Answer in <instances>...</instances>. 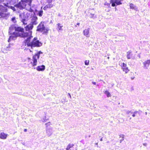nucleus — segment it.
Instances as JSON below:
<instances>
[{
    "label": "nucleus",
    "mask_w": 150,
    "mask_h": 150,
    "mask_svg": "<svg viewBox=\"0 0 150 150\" xmlns=\"http://www.w3.org/2000/svg\"><path fill=\"white\" fill-rule=\"evenodd\" d=\"M30 38L27 40H25L24 41V45L25 46H27L28 47H30L31 48H33L34 47H39L41 46L42 43L38 40V38L36 37L34 38L31 42Z\"/></svg>",
    "instance_id": "2"
},
{
    "label": "nucleus",
    "mask_w": 150,
    "mask_h": 150,
    "mask_svg": "<svg viewBox=\"0 0 150 150\" xmlns=\"http://www.w3.org/2000/svg\"><path fill=\"white\" fill-rule=\"evenodd\" d=\"M11 21L14 23H16V20L15 17H13L11 19Z\"/></svg>",
    "instance_id": "25"
},
{
    "label": "nucleus",
    "mask_w": 150,
    "mask_h": 150,
    "mask_svg": "<svg viewBox=\"0 0 150 150\" xmlns=\"http://www.w3.org/2000/svg\"><path fill=\"white\" fill-rule=\"evenodd\" d=\"M134 78V77H133V78H131V79L132 80H133Z\"/></svg>",
    "instance_id": "47"
},
{
    "label": "nucleus",
    "mask_w": 150,
    "mask_h": 150,
    "mask_svg": "<svg viewBox=\"0 0 150 150\" xmlns=\"http://www.w3.org/2000/svg\"><path fill=\"white\" fill-rule=\"evenodd\" d=\"M139 57L140 58V55H139Z\"/></svg>",
    "instance_id": "51"
},
{
    "label": "nucleus",
    "mask_w": 150,
    "mask_h": 150,
    "mask_svg": "<svg viewBox=\"0 0 150 150\" xmlns=\"http://www.w3.org/2000/svg\"><path fill=\"white\" fill-rule=\"evenodd\" d=\"M130 7L131 9H134L135 6L132 4L131 3L129 4Z\"/></svg>",
    "instance_id": "22"
},
{
    "label": "nucleus",
    "mask_w": 150,
    "mask_h": 150,
    "mask_svg": "<svg viewBox=\"0 0 150 150\" xmlns=\"http://www.w3.org/2000/svg\"><path fill=\"white\" fill-rule=\"evenodd\" d=\"M52 0H47V2L48 3L50 4L52 2Z\"/></svg>",
    "instance_id": "31"
},
{
    "label": "nucleus",
    "mask_w": 150,
    "mask_h": 150,
    "mask_svg": "<svg viewBox=\"0 0 150 150\" xmlns=\"http://www.w3.org/2000/svg\"><path fill=\"white\" fill-rule=\"evenodd\" d=\"M108 59H109V57H108Z\"/></svg>",
    "instance_id": "53"
},
{
    "label": "nucleus",
    "mask_w": 150,
    "mask_h": 150,
    "mask_svg": "<svg viewBox=\"0 0 150 150\" xmlns=\"http://www.w3.org/2000/svg\"><path fill=\"white\" fill-rule=\"evenodd\" d=\"M62 150H64L63 149H62Z\"/></svg>",
    "instance_id": "56"
},
{
    "label": "nucleus",
    "mask_w": 150,
    "mask_h": 150,
    "mask_svg": "<svg viewBox=\"0 0 150 150\" xmlns=\"http://www.w3.org/2000/svg\"><path fill=\"white\" fill-rule=\"evenodd\" d=\"M146 115L147 114V112H146Z\"/></svg>",
    "instance_id": "52"
},
{
    "label": "nucleus",
    "mask_w": 150,
    "mask_h": 150,
    "mask_svg": "<svg viewBox=\"0 0 150 150\" xmlns=\"http://www.w3.org/2000/svg\"><path fill=\"white\" fill-rule=\"evenodd\" d=\"M92 83L94 85H96V83L94 82H93Z\"/></svg>",
    "instance_id": "36"
},
{
    "label": "nucleus",
    "mask_w": 150,
    "mask_h": 150,
    "mask_svg": "<svg viewBox=\"0 0 150 150\" xmlns=\"http://www.w3.org/2000/svg\"><path fill=\"white\" fill-rule=\"evenodd\" d=\"M16 27L14 25H11L9 28V32L11 33H15L13 32L14 31H16Z\"/></svg>",
    "instance_id": "13"
},
{
    "label": "nucleus",
    "mask_w": 150,
    "mask_h": 150,
    "mask_svg": "<svg viewBox=\"0 0 150 150\" xmlns=\"http://www.w3.org/2000/svg\"><path fill=\"white\" fill-rule=\"evenodd\" d=\"M143 68L144 69H147L150 65V60H148L143 63Z\"/></svg>",
    "instance_id": "9"
},
{
    "label": "nucleus",
    "mask_w": 150,
    "mask_h": 150,
    "mask_svg": "<svg viewBox=\"0 0 150 150\" xmlns=\"http://www.w3.org/2000/svg\"><path fill=\"white\" fill-rule=\"evenodd\" d=\"M48 31V30H47V29H45V30H44L43 31V33L44 34H46V33H47Z\"/></svg>",
    "instance_id": "26"
},
{
    "label": "nucleus",
    "mask_w": 150,
    "mask_h": 150,
    "mask_svg": "<svg viewBox=\"0 0 150 150\" xmlns=\"http://www.w3.org/2000/svg\"><path fill=\"white\" fill-rule=\"evenodd\" d=\"M68 94L69 95L70 98H71V95H70V94L69 93H68Z\"/></svg>",
    "instance_id": "39"
},
{
    "label": "nucleus",
    "mask_w": 150,
    "mask_h": 150,
    "mask_svg": "<svg viewBox=\"0 0 150 150\" xmlns=\"http://www.w3.org/2000/svg\"><path fill=\"white\" fill-rule=\"evenodd\" d=\"M85 64L86 65H88L89 64V61H87L86 60L85 62Z\"/></svg>",
    "instance_id": "28"
},
{
    "label": "nucleus",
    "mask_w": 150,
    "mask_h": 150,
    "mask_svg": "<svg viewBox=\"0 0 150 150\" xmlns=\"http://www.w3.org/2000/svg\"><path fill=\"white\" fill-rule=\"evenodd\" d=\"M89 11H94L93 9H90L89 10Z\"/></svg>",
    "instance_id": "40"
},
{
    "label": "nucleus",
    "mask_w": 150,
    "mask_h": 150,
    "mask_svg": "<svg viewBox=\"0 0 150 150\" xmlns=\"http://www.w3.org/2000/svg\"><path fill=\"white\" fill-rule=\"evenodd\" d=\"M104 5L107 6H109L110 5V4L107 3L106 2L104 4Z\"/></svg>",
    "instance_id": "27"
},
{
    "label": "nucleus",
    "mask_w": 150,
    "mask_h": 150,
    "mask_svg": "<svg viewBox=\"0 0 150 150\" xmlns=\"http://www.w3.org/2000/svg\"><path fill=\"white\" fill-rule=\"evenodd\" d=\"M45 124L46 125V133L48 136H50L52 134L54 131L53 130L52 127L50 126L51 123L49 122L46 123Z\"/></svg>",
    "instance_id": "7"
},
{
    "label": "nucleus",
    "mask_w": 150,
    "mask_h": 150,
    "mask_svg": "<svg viewBox=\"0 0 150 150\" xmlns=\"http://www.w3.org/2000/svg\"><path fill=\"white\" fill-rule=\"evenodd\" d=\"M124 140V138H122V139H121L120 141H122Z\"/></svg>",
    "instance_id": "45"
},
{
    "label": "nucleus",
    "mask_w": 150,
    "mask_h": 150,
    "mask_svg": "<svg viewBox=\"0 0 150 150\" xmlns=\"http://www.w3.org/2000/svg\"><path fill=\"white\" fill-rule=\"evenodd\" d=\"M42 53V52L41 51H39L36 52L33 56L32 59V62H31V63L32 64L33 67V68L35 69H36L38 71H43L45 69V66L44 65L38 66L36 68L35 67L37 65V59L40 58V55Z\"/></svg>",
    "instance_id": "1"
},
{
    "label": "nucleus",
    "mask_w": 150,
    "mask_h": 150,
    "mask_svg": "<svg viewBox=\"0 0 150 150\" xmlns=\"http://www.w3.org/2000/svg\"><path fill=\"white\" fill-rule=\"evenodd\" d=\"M89 30L88 29H85L83 31L84 35L87 37H89Z\"/></svg>",
    "instance_id": "17"
},
{
    "label": "nucleus",
    "mask_w": 150,
    "mask_h": 150,
    "mask_svg": "<svg viewBox=\"0 0 150 150\" xmlns=\"http://www.w3.org/2000/svg\"><path fill=\"white\" fill-rule=\"evenodd\" d=\"M130 112H131V111H128L127 112V114H129V113H130Z\"/></svg>",
    "instance_id": "38"
},
{
    "label": "nucleus",
    "mask_w": 150,
    "mask_h": 150,
    "mask_svg": "<svg viewBox=\"0 0 150 150\" xmlns=\"http://www.w3.org/2000/svg\"><path fill=\"white\" fill-rule=\"evenodd\" d=\"M90 13L91 15H92L93 16H94V13H91V11L90 12Z\"/></svg>",
    "instance_id": "34"
},
{
    "label": "nucleus",
    "mask_w": 150,
    "mask_h": 150,
    "mask_svg": "<svg viewBox=\"0 0 150 150\" xmlns=\"http://www.w3.org/2000/svg\"><path fill=\"white\" fill-rule=\"evenodd\" d=\"M23 29L21 28L20 27H16V31L20 32H23Z\"/></svg>",
    "instance_id": "20"
},
{
    "label": "nucleus",
    "mask_w": 150,
    "mask_h": 150,
    "mask_svg": "<svg viewBox=\"0 0 150 150\" xmlns=\"http://www.w3.org/2000/svg\"><path fill=\"white\" fill-rule=\"evenodd\" d=\"M43 120H44V121H43V122H45L46 121V120H46V119H44H44H43Z\"/></svg>",
    "instance_id": "41"
},
{
    "label": "nucleus",
    "mask_w": 150,
    "mask_h": 150,
    "mask_svg": "<svg viewBox=\"0 0 150 150\" xmlns=\"http://www.w3.org/2000/svg\"><path fill=\"white\" fill-rule=\"evenodd\" d=\"M9 50V51H10V50Z\"/></svg>",
    "instance_id": "55"
},
{
    "label": "nucleus",
    "mask_w": 150,
    "mask_h": 150,
    "mask_svg": "<svg viewBox=\"0 0 150 150\" xmlns=\"http://www.w3.org/2000/svg\"><path fill=\"white\" fill-rule=\"evenodd\" d=\"M47 8H48V7H47V5H46L45 6V7H44L43 8V9H44V10H47Z\"/></svg>",
    "instance_id": "29"
},
{
    "label": "nucleus",
    "mask_w": 150,
    "mask_h": 150,
    "mask_svg": "<svg viewBox=\"0 0 150 150\" xmlns=\"http://www.w3.org/2000/svg\"><path fill=\"white\" fill-rule=\"evenodd\" d=\"M45 27L44 26L43 24L41 23L38 26L37 31L42 32L44 30H45Z\"/></svg>",
    "instance_id": "11"
},
{
    "label": "nucleus",
    "mask_w": 150,
    "mask_h": 150,
    "mask_svg": "<svg viewBox=\"0 0 150 150\" xmlns=\"http://www.w3.org/2000/svg\"><path fill=\"white\" fill-rule=\"evenodd\" d=\"M107 143H109V141H108V142H107Z\"/></svg>",
    "instance_id": "49"
},
{
    "label": "nucleus",
    "mask_w": 150,
    "mask_h": 150,
    "mask_svg": "<svg viewBox=\"0 0 150 150\" xmlns=\"http://www.w3.org/2000/svg\"><path fill=\"white\" fill-rule=\"evenodd\" d=\"M137 113H138V111H136L135 112H134V113L135 114H137Z\"/></svg>",
    "instance_id": "35"
},
{
    "label": "nucleus",
    "mask_w": 150,
    "mask_h": 150,
    "mask_svg": "<svg viewBox=\"0 0 150 150\" xmlns=\"http://www.w3.org/2000/svg\"><path fill=\"white\" fill-rule=\"evenodd\" d=\"M30 50V52H32V51H31Z\"/></svg>",
    "instance_id": "50"
},
{
    "label": "nucleus",
    "mask_w": 150,
    "mask_h": 150,
    "mask_svg": "<svg viewBox=\"0 0 150 150\" xmlns=\"http://www.w3.org/2000/svg\"><path fill=\"white\" fill-rule=\"evenodd\" d=\"M17 35L16 34V35L15 36H10L9 37V39L8 40V42H9L11 40H15L16 39V37H17Z\"/></svg>",
    "instance_id": "19"
},
{
    "label": "nucleus",
    "mask_w": 150,
    "mask_h": 150,
    "mask_svg": "<svg viewBox=\"0 0 150 150\" xmlns=\"http://www.w3.org/2000/svg\"><path fill=\"white\" fill-rule=\"evenodd\" d=\"M3 4L6 7H4L0 4V11L1 12H7L8 9L6 7L11 8L13 10L15 8L9 5V3H3Z\"/></svg>",
    "instance_id": "6"
},
{
    "label": "nucleus",
    "mask_w": 150,
    "mask_h": 150,
    "mask_svg": "<svg viewBox=\"0 0 150 150\" xmlns=\"http://www.w3.org/2000/svg\"><path fill=\"white\" fill-rule=\"evenodd\" d=\"M57 30L59 31V30L62 29V28L63 27V25L60 23H58L57 24Z\"/></svg>",
    "instance_id": "18"
},
{
    "label": "nucleus",
    "mask_w": 150,
    "mask_h": 150,
    "mask_svg": "<svg viewBox=\"0 0 150 150\" xmlns=\"http://www.w3.org/2000/svg\"><path fill=\"white\" fill-rule=\"evenodd\" d=\"M30 10H31V9L30 8V9L29 10V11H30Z\"/></svg>",
    "instance_id": "48"
},
{
    "label": "nucleus",
    "mask_w": 150,
    "mask_h": 150,
    "mask_svg": "<svg viewBox=\"0 0 150 150\" xmlns=\"http://www.w3.org/2000/svg\"><path fill=\"white\" fill-rule=\"evenodd\" d=\"M30 24L26 26L27 30H32L33 27V25H36L38 23L37 17L35 15H33L30 18Z\"/></svg>",
    "instance_id": "4"
},
{
    "label": "nucleus",
    "mask_w": 150,
    "mask_h": 150,
    "mask_svg": "<svg viewBox=\"0 0 150 150\" xmlns=\"http://www.w3.org/2000/svg\"><path fill=\"white\" fill-rule=\"evenodd\" d=\"M26 28V27L25 28ZM30 30H27L25 29L26 32H18L17 33V36H19L21 37L25 38H27L26 40H27L28 38H29L30 40H31V38H33L32 36V31Z\"/></svg>",
    "instance_id": "5"
},
{
    "label": "nucleus",
    "mask_w": 150,
    "mask_h": 150,
    "mask_svg": "<svg viewBox=\"0 0 150 150\" xmlns=\"http://www.w3.org/2000/svg\"><path fill=\"white\" fill-rule=\"evenodd\" d=\"M47 5L48 8H52L54 6V5L52 4H47Z\"/></svg>",
    "instance_id": "23"
},
{
    "label": "nucleus",
    "mask_w": 150,
    "mask_h": 150,
    "mask_svg": "<svg viewBox=\"0 0 150 150\" xmlns=\"http://www.w3.org/2000/svg\"><path fill=\"white\" fill-rule=\"evenodd\" d=\"M100 140V141H102V140H103L102 138H101Z\"/></svg>",
    "instance_id": "46"
},
{
    "label": "nucleus",
    "mask_w": 150,
    "mask_h": 150,
    "mask_svg": "<svg viewBox=\"0 0 150 150\" xmlns=\"http://www.w3.org/2000/svg\"><path fill=\"white\" fill-rule=\"evenodd\" d=\"M27 131V129H24V132H26Z\"/></svg>",
    "instance_id": "42"
},
{
    "label": "nucleus",
    "mask_w": 150,
    "mask_h": 150,
    "mask_svg": "<svg viewBox=\"0 0 150 150\" xmlns=\"http://www.w3.org/2000/svg\"><path fill=\"white\" fill-rule=\"evenodd\" d=\"M122 69L123 71L125 72V73H127L129 71L128 67H127V64L123 63L121 65Z\"/></svg>",
    "instance_id": "10"
},
{
    "label": "nucleus",
    "mask_w": 150,
    "mask_h": 150,
    "mask_svg": "<svg viewBox=\"0 0 150 150\" xmlns=\"http://www.w3.org/2000/svg\"><path fill=\"white\" fill-rule=\"evenodd\" d=\"M103 92L106 95L107 97H109L111 96L110 93L108 91H105Z\"/></svg>",
    "instance_id": "21"
},
{
    "label": "nucleus",
    "mask_w": 150,
    "mask_h": 150,
    "mask_svg": "<svg viewBox=\"0 0 150 150\" xmlns=\"http://www.w3.org/2000/svg\"><path fill=\"white\" fill-rule=\"evenodd\" d=\"M74 146V145L72 144H69L66 148V150H75L73 147Z\"/></svg>",
    "instance_id": "16"
},
{
    "label": "nucleus",
    "mask_w": 150,
    "mask_h": 150,
    "mask_svg": "<svg viewBox=\"0 0 150 150\" xmlns=\"http://www.w3.org/2000/svg\"><path fill=\"white\" fill-rule=\"evenodd\" d=\"M4 1V0H0V4L3 3Z\"/></svg>",
    "instance_id": "30"
},
{
    "label": "nucleus",
    "mask_w": 150,
    "mask_h": 150,
    "mask_svg": "<svg viewBox=\"0 0 150 150\" xmlns=\"http://www.w3.org/2000/svg\"><path fill=\"white\" fill-rule=\"evenodd\" d=\"M132 52L131 51H129L127 52V59H134V58H133V54H132Z\"/></svg>",
    "instance_id": "12"
},
{
    "label": "nucleus",
    "mask_w": 150,
    "mask_h": 150,
    "mask_svg": "<svg viewBox=\"0 0 150 150\" xmlns=\"http://www.w3.org/2000/svg\"><path fill=\"white\" fill-rule=\"evenodd\" d=\"M8 135V134H6L4 132H1L0 134V138L2 139H6Z\"/></svg>",
    "instance_id": "15"
},
{
    "label": "nucleus",
    "mask_w": 150,
    "mask_h": 150,
    "mask_svg": "<svg viewBox=\"0 0 150 150\" xmlns=\"http://www.w3.org/2000/svg\"><path fill=\"white\" fill-rule=\"evenodd\" d=\"M132 116L133 117H134L135 116V114L134 113L132 115Z\"/></svg>",
    "instance_id": "37"
},
{
    "label": "nucleus",
    "mask_w": 150,
    "mask_h": 150,
    "mask_svg": "<svg viewBox=\"0 0 150 150\" xmlns=\"http://www.w3.org/2000/svg\"><path fill=\"white\" fill-rule=\"evenodd\" d=\"M120 137H121L122 138H124V136L123 135H122V134L120 135Z\"/></svg>",
    "instance_id": "32"
},
{
    "label": "nucleus",
    "mask_w": 150,
    "mask_h": 150,
    "mask_svg": "<svg viewBox=\"0 0 150 150\" xmlns=\"http://www.w3.org/2000/svg\"><path fill=\"white\" fill-rule=\"evenodd\" d=\"M143 145L145 146H146L147 145V144L146 143H143Z\"/></svg>",
    "instance_id": "33"
},
{
    "label": "nucleus",
    "mask_w": 150,
    "mask_h": 150,
    "mask_svg": "<svg viewBox=\"0 0 150 150\" xmlns=\"http://www.w3.org/2000/svg\"><path fill=\"white\" fill-rule=\"evenodd\" d=\"M80 25V23H77V25Z\"/></svg>",
    "instance_id": "44"
},
{
    "label": "nucleus",
    "mask_w": 150,
    "mask_h": 150,
    "mask_svg": "<svg viewBox=\"0 0 150 150\" xmlns=\"http://www.w3.org/2000/svg\"><path fill=\"white\" fill-rule=\"evenodd\" d=\"M42 7H41V10L39 11H36V15L40 17H41L43 14V11L42 10Z\"/></svg>",
    "instance_id": "14"
},
{
    "label": "nucleus",
    "mask_w": 150,
    "mask_h": 150,
    "mask_svg": "<svg viewBox=\"0 0 150 150\" xmlns=\"http://www.w3.org/2000/svg\"><path fill=\"white\" fill-rule=\"evenodd\" d=\"M121 141H120V142H121Z\"/></svg>",
    "instance_id": "54"
},
{
    "label": "nucleus",
    "mask_w": 150,
    "mask_h": 150,
    "mask_svg": "<svg viewBox=\"0 0 150 150\" xmlns=\"http://www.w3.org/2000/svg\"><path fill=\"white\" fill-rule=\"evenodd\" d=\"M2 12H1L0 11V16H1L2 15Z\"/></svg>",
    "instance_id": "43"
},
{
    "label": "nucleus",
    "mask_w": 150,
    "mask_h": 150,
    "mask_svg": "<svg viewBox=\"0 0 150 150\" xmlns=\"http://www.w3.org/2000/svg\"><path fill=\"white\" fill-rule=\"evenodd\" d=\"M32 0H21L18 4L15 5V6L20 9H22L25 8L27 5L30 6Z\"/></svg>",
    "instance_id": "3"
},
{
    "label": "nucleus",
    "mask_w": 150,
    "mask_h": 150,
    "mask_svg": "<svg viewBox=\"0 0 150 150\" xmlns=\"http://www.w3.org/2000/svg\"><path fill=\"white\" fill-rule=\"evenodd\" d=\"M28 14L25 12L21 13L20 14V17L21 18V21L24 24H27V21L28 20Z\"/></svg>",
    "instance_id": "8"
},
{
    "label": "nucleus",
    "mask_w": 150,
    "mask_h": 150,
    "mask_svg": "<svg viewBox=\"0 0 150 150\" xmlns=\"http://www.w3.org/2000/svg\"><path fill=\"white\" fill-rule=\"evenodd\" d=\"M13 45V44H9L8 46H7L6 47V48L8 49V48H11V49L12 48V46Z\"/></svg>",
    "instance_id": "24"
}]
</instances>
